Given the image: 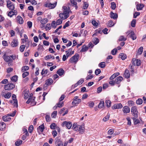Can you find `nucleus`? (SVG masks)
Instances as JSON below:
<instances>
[{
	"mask_svg": "<svg viewBox=\"0 0 146 146\" xmlns=\"http://www.w3.org/2000/svg\"><path fill=\"white\" fill-rule=\"evenodd\" d=\"M16 58V55L15 54L8 56L4 54L3 56V59L5 61L9 63H12L13 62V60H15Z\"/></svg>",
	"mask_w": 146,
	"mask_h": 146,
	"instance_id": "1",
	"label": "nucleus"
},
{
	"mask_svg": "<svg viewBox=\"0 0 146 146\" xmlns=\"http://www.w3.org/2000/svg\"><path fill=\"white\" fill-rule=\"evenodd\" d=\"M69 13L66 11H64L63 13H60L59 15V16L63 19H66L69 16Z\"/></svg>",
	"mask_w": 146,
	"mask_h": 146,
	"instance_id": "2",
	"label": "nucleus"
},
{
	"mask_svg": "<svg viewBox=\"0 0 146 146\" xmlns=\"http://www.w3.org/2000/svg\"><path fill=\"white\" fill-rule=\"evenodd\" d=\"M131 112L135 117L137 118L138 117V112L137 108L135 106H133L131 108Z\"/></svg>",
	"mask_w": 146,
	"mask_h": 146,
	"instance_id": "3",
	"label": "nucleus"
},
{
	"mask_svg": "<svg viewBox=\"0 0 146 146\" xmlns=\"http://www.w3.org/2000/svg\"><path fill=\"white\" fill-rule=\"evenodd\" d=\"M72 123L70 121H64L62 124V127L66 126L67 128L70 129L72 126Z\"/></svg>",
	"mask_w": 146,
	"mask_h": 146,
	"instance_id": "4",
	"label": "nucleus"
},
{
	"mask_svg": "<svg viewBox=\"0 0 146 146\" xmlns=\"http://www.w3.org/2000/svg\"><path fill=\"white\" fill-rule=\"evenodd\" d=\"M126 34H127L133 40H135L136 38V35L133 31L129 30L126 32Z\"/></svg>",
	"mask_w": 146,
	"mask_h": 146,
	"instance_id": "5",
	"label": "nucleus"
},
{
	"mask_svg": "<svg viewBox=\"0 0 146 146\" xmlns=\"http://www.w3.org/2000/svg\"><path fill=\"white\" fill-rule=\"evenodd\" d=\"M56 2L53 4H52L49 2H46L44 4V5L46 7H48L50 9H52L54 8L56 6Z\"/></svg>",
	"mask_w": 146,
	"mask_h": 146,
	"instance_id": "6",
	"label": "nucleus"
},
{
	"mask_svg": "<svg viewBox=\"0 0 146 146\" xmlns=\"http://www.w3.org/2000/svg\"><path fill=\"white\" fill-rule=\"evenodd\" d=\"M15 87V85L13 84H9L5 85L4 88L5 90H10L13 89Z\"/></svg>",
	"mask_w": 146,
	"mask_h": 146,
	"instance_id": "7",
	"label": "nucleus"
},
{
	"mask_svg": "<svg viewBox=\"0 0 146 146\" xmlns=\"http://www.w3.org/2000/svg\"><path fill=\"white\" fill-rule=\"evenodd\" d=\"M79 58V55L78 54H76L70 58V61L73 62H76L78 61Z\"/></svg>",
	"mask_w": 146,
	"mask_h": 146,
	"instance_id": "8",
	"label": "nucleus"
},
{
	"mask_svg": "<svg viewBox=\"0 0 146 146\" xmlns=\"http://www.w3.org/2000/svg\"><path fill=\"white\" fill-rule=\"evenodd\" d=\"M78 97L75 96L72 101V105L78 104L81 102V100L80 99H78Z\"/></svg>",
	"mask_w": 146,
	"mask_h": 146,
	"instance_id": "9",
	"label": "nucleus"
},
{
	"mask_svg": "<svg viewBox=\"0 0 146 146\" xmlns=\"http://www.w3.org/2000/svg\"><path fill=\"white\" fill-rule=\"evenodd\" d=\"M18 42L17 39H13L11 42V46L13 47L17 46L18 45Z\"/></svg>",
	"mask_w": 146,
	"mask_h": 146,
	"instance_id": "10",
	"label": "nucleus"
},
{
	"mask_svg": "<svg viewBox=\"0 0 146 146\" xmlns=\"http://www.w3.org/2000/svg\"><path fill=\"white\" fill-rule=\"evenodd\" d=\"M12 98L14 102L13 105L14 106H16V107L18 106L17 100L16 99V95L15 94H13L12 95Z\"/></svg>",
	"mask_w": 146,
	"mask_h": 146,
	"instance_id": "11",
	"label": "nucleus"
},
{
	"mask_svg": "<svg viewBox=\"0 0 146 146\" xmlns=\"http://www.w3.org/2000/svg\"><path fill=\"white\" fill-rule=\"evenodd\" d=\"M53 82V80L51 78L48 79L45 81V83L44 85H46L47 86L50 85Z\"/></svg>",
	"mask_w": 146,
	"mask_h": 146,
	"instance_id": "12",
	"label": "nucleus"
},
{
	"mask_svg": "<svg viewBox=\"0 0 146 146\" xmlns=\"http://www.w3.org/2000/svg\"><path fill=\"white\" fill-rule=\"evenodd\" d=\"M123 106L121 103L117 104H114L113 106L112 107L113 109H120L122 108Z\"/></svg>",
	"mask_w": 146,
	"mask_h": 146,
	"instance_id": "13",
	"label": "nucleus"
},
{
	"mask_svg": "<svg viewBox=\"0 0 146 146\" xmlns=\"http://www.w3.org/2000/svg\"><path fill=\"white\" fill-rule=\"evenodd\" d=\"M16 20L20 24H22L24 22V21L22 18L20 16H18L16 18Z\"/></svg>",
	"mask_w": 146,
	"mask_h": 146,
	"instance_id": "14",
	"label": "nucleus"
},
{
	"mask_svg": "<svg viewBox=\"0 0 146 146\" xmlns=\"http://www.w3.org/2000/svg\"><path fill=\"white\" fill-rule=\"evenodd\" d=\"M123 111L124 113H128L130 112V109L127 106H124L123 109Z\"/></svg>",
	"mask_w": 146,
	"mask_h": 146,
	"instance_id": "15",
	"label": "nucleus"
},
{
	"mask_svg": "<svg viewBox=\"0 0 146 146\" xmlns=\"http://www.w3.org/2000/svg\"><path fill=\"white\" fill-rule=\"evenodd\" d=\"M123 80V78L121 76H119L117 77L115 79V83L119 84Z\"/></svg>",
	"mask_w": 146,
	"mask_h": 146,
	"instance_id": "16",
	"label": "nucleus"
},
{
	"mask_svg": "<svg viewBox=\"0 0 146 146\" xmlns=\"http://www.w3.org/2000/svg\"><path fill=\"white\" fill-rule=\"evenodd\" d=\"M110 17L111 18L114 19H116L117 18L118 16L117 14L114 13L113 12L111 11L110 13Z\"/></svg>",
	"mask_w": 146,
	"mask_h": 146,
	"instance_id": "17",
	"label": "nucleus"
},
{
	"mask_svg": "<svg viewBox=\"0 0 146 146\" xmlns=\"http://www.w3.org/2000/svg\"><path fill=\"white\" fill-rule=\"evenodd\" d=\"M48 72V70L47 69H45L44 68H43L42 71L41 72V74L42 76V78L44 77H46L47 76L46 75V74H47Z\"/></svg>",
	"mask_w": 146,
	"mask_h": 146,
	"instance_id": "18",
	"label": "nucleus"
},
{
	"mask_svg": "<svg viewBox=\"0 0 146 146\" xmlns=\"http://www.w3.org/2000/svg\"><path fill=\"white\" fill-rule=\"evenodd\" d=\"M56 73L60 76H61L64 74V71L62 68H60L57 70Z\"/></svg>",
	"mask_w": 146,
	"mask_h": 146,
	"instance_id": "19",
	"label": "nucleus"
},
{
	"mask_svg": "<svg viewBox=\"0 0 146 146\" xmlns=\"http://www.w3.org/2000/svg\"><path fill=\"white\" fill-rule=\"evenodd\" d=\"M85 128L84 124H82L81 125H80L79 131V132L82 134L84 131Z\"/></svg>",
	"mask_w": 146,
	"mask_h": 146,
	"instance_id": "20",
	"label": "nucleus"
},
{
	"mask_svg": "<svg viewBox=\"0 0 146 146\" xmlns=\"http://www.w3.org/2000/svg\"><path fill=\"white\" fill-rule=\"evenodd\" d=\"M75 0H70V2L72 6L74 7H75L76 9H77L78 8V7L77 6V3Z\"/></svg>",
	"mask_w": 146,
	"mask_h": 146,
	"instance_id": "21",
	"label": "nucleus"
},
{
	"mask_svg": "<svg viewBox=\"0 0 146 146\" xmlns=\"http://www.w3.org/2000/svg\"><path fill=\"white\" fill-rule=\"evenodd\" d=\"M125 77L126 78H128L130 77V74L128 70L126 69L124 74Z\"/></svg>",
	"mask_w": 146,
	"mask_h": 146,
	"instance_id": "22",
	"label": "nucleus"
},
{
	"mask_svg": "<svg viewBox=\"0 0 146 146\" xmlns=\"http://www.w3.org/2000/svg\"><path fill=\"white\" fill-rule=\"evenodd\" d=\"M82 48L80 50L81 52H84L86 51L88 48V47H87L86 45H84L82 46Z\"/></svg>",
	"mask_w": 146,
	"mask_h": 146,
	"instance_id": "23",
	"label": "nucleus"
},
{
	"mask_svg": "<svg viewBox=\"0 0 146 146\" xmlns=\"http://www.w3.org/2000/svg\"><path fill=\"white\" fill-rule=\"evenodd\" d=\"M119 57L121 58L122 60H123L126 58L127 56L125 54L121 53L119 55Z\"/></svg>",
	"mask_w": 146,
	"mask_h": 146,
	"instance_id": "24",
	"label": "nucleus"
},
{
	"mask_svg": "<svg viewBox=\"0 0 146 146\" xmlns=\"http://www.w3.org/2000/svg\"><path fill=\"white\" fill-rule=\"evenodd\" d=\"M119 72H117L113 74L110 78V79L112 80L116 76L119 75Z\"/></svg>",
	"mask_w": 146,
	"mask_h": 146,
	"instance_id": "25",
	"label": "nucleus"
},
{
	"mask_svg": "<svg viewBox=\"0 0 146 146\" xmlns=\"http://www.w3.org/2000/svg\"><path fill=\"white\" fill-rule=\"evenodd\" d=\"M144 6V5L142 4L137 5V9L138 10H142Z\"/></svg>",
	"mask_w": 146,
	"mask_h": 146,
	"instance_id": "26",
	"label": "nucleus"
},
{
	"mask_svg": "<svg viewBox=\"0 0 146 146\" xmlns=\"http://www.w3.org/2000/svg\"><path fill=\"white\" fill-rule=\"evenodd\" d=\"M24 93L25 94L24 97L25 99H27L29 96V91H27L25 92V91H24Z\"/></svg>",
	"mask_w": 146,
	"mask_h": 146,
	"instance_id": "27",
	"label": "nucleus"
},
{
	"mask_svg": "<svg viewBox=\"0 0 146 146\" xmlns=\"http://www.w3.org/2000/svg\"><path fill=\"white\" fill-rule=\"evenodd\" d=\"M29 69V67L27 66H23L21 68V71L22 72H24L28 70Z\"/></svg>",
	"mask_w": 146,
	"mask_h": 146,
	"instance_id": "28",
	"label": "nucleus"
},
{
	"mask_svg": "<svg viewBox=\"0 0 146 146\" xmlns=\"http://www.w3.org/2000/svg\"><path fill=\"white\" fill-rule=\"evenodd\" d=\"M143 47L142 46H141L139 48L138 50V52L137 54L138 55H141V54L143 52Z\"/></svg>",
	"mask_w": 146,
	"mask_h": 146,
	"instance_id": "29",
	"label": "nucleus"
},
{
	"mask_svg": "<svg viewBox=\"0 0 146 146\" xmlns=\"http://www.w3.org/2000/svg\"><path fill=\"white\" fill-rule=\"evenodd\" d=\"M48 21V19H44L41 20L40 22L41 24L43 25V27L44 26V25L46 24Z\"/></svg>",
	"mask_w": 146,
	"mask_h": 146,
	"instance_id": "30",
	"label": "nucleus"
},
{
	"mask_svg": "<svg viewBox=\"0 0 146 146\" xmlns=\"http://www.w3.org/2000/svg\"><path fill=\"white\" fill-rule=\"evenodd\" d=\"M7 7L9 10H14L15 8V5L14 4L11 5Z\"/></svg>",
	"mask_w": 146,
	"mask_h": 146,
	"instance_id": "31",
	"label": "nucleus"
},
{
	"mask_svg": "<svg viewBox=\"0 0 146 146\" xmlns=\"http://www.w3.org/2000/svg\"><path fill=\"white\" fill-rule=\"evenodd\" d=\"M93 42L95 44H97L99 42V40L97 38L95 37L93 38Z\"/></svg>",
	"mask_w": 146,
	"mask_h": 146,
	"instance_id": "32",
	"label": "nucleus"
},
{
	"mask_svg": "<svg viewBox=\"0 0 146 146\" xmlns=\"http://www.w3.org/2000/svg\"><path fill=\"white\" fill-rule=\"evenodd\" d=\"M11 80L13 82H16L17 80V76L16 75H14L11 78Z\"/></svg>",
	"mask_w": 146,
	"mask_h": 146,
	"instance_id": "33",
	"label": "nucleus"
},
{
	"mask_svg": "<svg viewBox=\"0 0 146 146\" xmlns=\"http://www.w3.org/2000/svg\"><path fill=\"white\" fill-rule=\"evenodd\" d=\"M105 63L104 62H101L99 64L98 66L102 68H104L106 66Z\"/></svg>",
	"mask_w": 146,
	"mask_h": 146,
	"instance_id": "34",
	"label": "nucleus"
},
{
	"mask_svg": "<svg viewBox=\"0 0 146 146\" xmlns=\"http://www.w3.org/2000/svg\"><path fill=\"white\" fill-rule=\"evenodd\" d=\"M110 116V114L108 113L107 115L103 118V121L105 122L106 121L109 119Z\"/></svg>",
	"mask_w": 146,
	"mask_h": 146,
	"instance_id": "35",
	"label": "nucleus"
},
{
	"mask_svg": "<svg viewBox=\"0 0 146 146\" xmlns=\"http://www.w3.org/2000/svg\"><path fill=\"white\" fill-rule=\"evenodd\" d=\"M136 23V20L134 19L132 20L131 23V26L133 27H134L135 26Z\"/></svg>",
	"mask_w": 146,
	"mask_h": 146,
	"instance_id": "36",
	"label": "nucleus"
},
{
	"mask_svg": "<svg viewBox=\"0 0 146 146\" xmlns=\"http://www.w3.org/2000/svg\"><path fill=\"white\" fill-rule=\"evenodd\" d=\"M143 103V101L141 99L139 98L136 100V103L137 105H141Z\"/></svg>",
	"mask_w": 146,
	"mask_h": 146,
	"instance_id": "37",
	"label": "nucleus"
},
{
	"mask_svg": "<svg viewBox=\"0 0 146 146\" xmlns=\"http://www.w3.org/2000/svg\"><path fill=\"white\" fill-rule=\"evenodd\" d=\"M136 118L135 117H133V118L134 121V124L135 125L137 124L140 122L139 120L138 119H136Z\"/></svg>",
	"mask_w": 146,
	"mask_h": 146,
	"instance_id": "38",
	"label": "nucleus"
},
{
	"mask_svg": "<svg viewBox=\"0 0 146 146\" xmlns=\"http://www.w3.org/2000/svg\"><path fill=\"white\" fill-rule=\"evenodd\" d=\"M11 93H8L6 94L4 96V97L6 99H9L11 97Z\"/></svg>",
	"mask_w": 146,
	"mask_h": 146,
	"instance_id": "39",
	"label": "nucleus"
},
{
	"mask_svg": "<svg viewBox=\"0 0 146 146\" xmlns=\"http://www.w3.org/2000/svg\"><path fill=\"white\" fill-rule=\"evenodd\" d=\"M26 46L25 45H22L20 47V51L21 52H23L24 51Z\"/></svg>",
	"mask_w": 146,
	"mask_h": 146,
	"instance_id": "40",
	"label": "nucleus"
},
{
	"mask_svg": "<svg viewBox=\"0 0 146 146\" xmlns=\"http://www.w3.org/2000/svg\"><path fill=\"white\" fill-rule=\"evenodd\" d=\"M56 105L58 107L61 108L64 105L63 102H59L56 104Z\"/></svg>",
	"mask_w": 146,
	"mask_h": 146,
	"instance_id": "41",
	"label": "nucleus"
},
{
	"mask_svg": "<svg viewBox=\"0 0 146 146\" xmlns=\"http://www.w3.org/2000/svg\"><path fill=\"white\" fill-rule=\"evenodd\" d=\"M116 7L115 3L114 2H112L111 3V8L112 9L114 10Z\"/></svg>",
	"mask_w": 146,
	"mask_h": 146,
	"instance_id": "42",
	"label": "nucleus"
},
{
	"mask_svg": "<svg viewBox=\"0 0 146 146\" xmlns=\"http://www.w3.org/2000/svg\"><path fill=\"white\" fill-rule=\"evenodd\" d=\"M88 3L87 2H84L83 6V8L84 9H86L88 6Z\"/></svg>",
	"mask_w": 146,
	"mask_h": 146,
	"instance_id": "43",
	"label": "nucleus"
},
{
	"mask_svg": "<svg viewBox=\"0 0 146 146\" xmlns=\"http://www.w3.org/2000/svg\"><path fill=\"white\" fill-rule=\"evenodd\" d=\"M51 27L54 28H55L57 25H56V24L54 21H53L51 24Z\"/></svg>",
	"mask_w": 146,
	"mask_h": 146,
	"instance_id": "44",
	"label": "nucleus"
},
{
	"mask_svg": "<svg viewBox=\"0 0 146 146\" xmlns=\"http://www.w3.org/2000/svg\"><path fill=\"white\" fill-rule=\"evenodd\" d=\"M23 142V141L21 140H18L15 143V145H21Z\"/></svg>",
	"mask_w": 146,
	"mask_h": 146,
	"instance_id": "45",
	"label": "nucleus"
},
{
	"mask_svg": "<svg viewBox=\"0 0 146 146\" xmlns=\"http://www.w3.org/2000/svg\"><path fill=\"white\" fill-rule=\"evenodd\" d=\"M55 144H56L58 143H60L61 142H62L61 141V139H60L58 137H56L55 138Z\"/></svg>",
	"mask_w": 146,
	"mask_h": 146,
	"instance_id": "46",
	"label": "nucleus"
},
{
	"mask_svg": "<svg viewBox=\"0 0 146 146\" xmlns=\"http://www.w3.org/2000/svg\"><path fill=\"white\" fill-rule=\"evenodd\" d=\"M35 97H33V98H31V104H32V105L35 106L36 104V102H35Z\"/></svg>",
	"mask_w": 146,
	"mask_h": 146,
	"instance_id": "47",
	"label": "nucleus"
},
{
	"mask_svg": "<svg viewBox=\"0 0 146 146\" xmlns=\"http://www.w3.org/2000/svg\"><path fill=\"white\" fill-rule=\"evenodd\" d=\"M113 21H110L108 22V26L109 27H112L114 25Z\"/></svg>",
	"mask_w": 146,
	"mask_h": 146,
	"instance_id": "48",
	"label": "nucleus"
},
{
	"mask_svg": "<svg viewBox=\"0 0 146 146\" xmlns=\"http://www.w3.org/2000/svg\"><path fill=\"white\" fill-rule=\"evenodd\" d=\"M134 66L133 64V65H131V64H130L129 66V68L131 70V72H132V73H133L134 71Z\"/></svg>",
	"mask_w": 146,
	"mask_h": 146,
	"instance_id": "49",
	"label": "nucleus"
},
{
	"mask_svg": "<svg viewBox=\"0 0 146 146\" xmlns=\"http://www.w3.org/2000/svg\"><path fill=\"white\" fill-rule=\"evenodd\" d=\"M106 103L108 107H110L111 106V102L110 100H106Z\"/></svg>",
	"mask_w": 146,
	"mask_h": 146,
	"instance_id": "50",
	"label": "nucleus"
},
{
	"mask_svg": "<svg viewBox=\"0 0 146 146\" xmlns=\"http://www.w3.org/2000/svg\"><path fill=\"white\" fill-rule=\"evenodd\" d=\"M104 101L100 102L98 105V108H102L104 106Z\"/></svg>",
	"mask_w": 146,
	"mask_h": 146,
	"instance_id": "51",
	"label": "nucleus"
},
{
	"mask_svg": "<svg viewBox=\"0 0 146 146\" xmlns=\"http://www.w3.org/2000/svg\"><path fill=\"white\" fill-rule=\"evenodd\" d=\"M62 21L60 19H58L56 22V25H59L62 23Z\"/></svg>",
	"mask_w": 146,
	"mask_h": 146,
	"instance_id": "52",
	"label": "nucleus"
},
{
	"mask_svg": "<svg viewBox=\"0 0 146 146\" xmlns=\"http://www.w3.org/2000/svg\"><path fill=\"white\" fill-rule=\"evenodd\" d=\"M33 129V126L32 125H30L28 129L29 132L30 133H31Z\"/></svg>",
	"mask_w": 146,
	"mask_h": 146,
	"instance_id": "53",
	"label": "nucleus"
},
{
	"mask_svg": "<svg viewBox=\"0 0 146 146\" xmlns=\"http://www.w3.org/2000/svg\"><path fill=\"white\" fill-rule=\"evenodd\" d=\"M94 76L93 75L89 74L87 76L86 78V80H88L89 79H91Z\"/></svg>",
	"mask_w": 146,
	"mask_h": 146,
	"instance_id": "54",
	"label": "nucleus"
},
{
	"mask_svg": "<svg viewBox=\"0 0 146 146\" xmlns=\"http://www.w3.org/2000/svg\"><path fill=\"white\" fill-rule=\"evenodd\" d=\"M0 126L2 127V128L3 129H4L6 127V125L3 122H2L0 123Z\"/></svg>",
	"mask_w": 146,
	"mask_h": 146,
	"instance_id": "55",
	"label": "nucleus"
},
{
	"mask_svg": "<svg viewBox=\"0 0 146 146\" xmlns=\"http://www.w3.org/2000/svg\"><path fill=\"white\" fill-rule=\"evenodd\" d=\"M50 23H47L46 24L45 27V29L46 30H49L51 29V27L50 26Z\"/></svg>",
	"mask_w": 146,
	"mask_h": 146,
	"instance_id": "56",
	"label": "nucleus"
},
{
	"mask_svg": "<svg viewBox=\"0 0 146 146\" xmlns=\"http://www.w3.org/2000/svg\"><path fill=\"white\" fill-rule=\"evenodd\" d=\"M13 11V10H11L8 13V15L10 17H12V16L14 15Z\"/></svg>",
	"mask_w": 146,
	"mask_h": 146,
	"instance_id": "57",
	"label": "nucleus"
},
{
	"mask_svg": "<svg viewBox=\"0 0 146 146\" xmlns=\"http://www.w3.org/2000/svg\"><path fill=\"white\" fill-rule=\"evenodd\" d=\"M38 128L41 132H42L44 129V124H42L39 126Z\"/></svg>",
	"mask_w": 146,
	"mask_h": 146,
	"instance_id": "58",
	"label": "nucleus"
},
{
	"mask_svg": "<svg viewBox=\"0 0 146 146\" xmlns=\"http://www.w3.org/2000/svg\"><path fill=\"white\" fill-rule=\"evenodd\" d=\"M126 40V38H125L123 37V36H121L119 38V41H125Z\"/></svg>",
	"mask_w": 146,
	"mask_h": 146,
	"instance_id": "59",
	"label": "nucleus"
},
{
	"mask_svg": "<svg viewBox=\"0 0 146 146\" xmlns=\"http://www.w3.org/2000/svg\"><path fill=\"white\" fill-rule=\"evenodd\" d=\"M29 73L28 72H24L22 74L23 78H24L26 76H28L29 75Z\"/></svg>",
	"mask_w": 146,
	"mask_h": 146,
	"instance_id": "60",
	"label": "nucleus"
},
{
	"mask_svg": "<svg viewBox=\"0 0 146 146\" xmlns=\"http://www.w3.org/2000/svg\"><path fill=\"white\" fill-rule=\"evenodd\" d=\"M56 127V125L55 123H52L51 124L50 126V127L52 129H55Z\"/></svg>",
	"mask_w": 146,
	"mask_h": 146,
	"instance_id": "61",
	"label": "nucleus"
},
{
	"mask_svg": "<svg viewBox=\"0 0 146 146\" xmlns=\"http://www.w3.org/2000/svg\"><path fill=\"white\" fill-rule=\"evenodd\" d=\"M101 72V71L100 70V69H97L96 70L95 72V73L96 75H97L98 74H100Z\"/></svg>",
	"mask_w": 146,
	"mask_h": 146,
	"instance_id": "62",
	"label": "nucleus"
},
{
	"mask_svg": "<svg viewBox=\"0 0 146 146\" xmlns=\"http://www.w3.org/2000/svg\"><path fill=\"white\" fill-rule=\"evenodd\" d=\"M117 52V49L115 48L113 49V50H112L111 51V54L113 55H115L116 54Z\"/></svg>",
	"mask_w": 146,
	"mask_h": 146,
	"instance_id": "63",
	"label": "nucleus"
},
{
	"mask_svg": "<svg viewBox=\"0 0 146 146\" xmlns=\"http://www.w3.org/2000/svg\"><path fill=\"white\" fill-rule=\"evenodd\" d=\"M141 62L140 60L137 59L136 62V64L137 66H139L140 65Z\"/></svg>",
	"mask_w": 146,
	"mask_h": 146,
	"instance_id": "64",
	"label": "nucleus"
}]
</instances>
